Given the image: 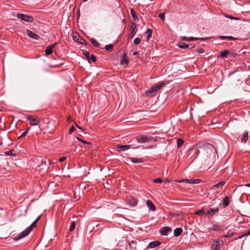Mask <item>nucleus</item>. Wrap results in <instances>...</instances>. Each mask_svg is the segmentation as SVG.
Masks as SVG:
<instances>
[{"instance_id": "f257e3e1", "label": "nucleus", "mask_w": 250, "mask_h": 250, "mask_svg": "<svg viewBox=\"0 0 250 250\" xmlns=\"http://www.w3.org/2000/svg\"><path fill=\"white\" fill-rule=\"evenodd\" d=\"M41 218V215L39 216L32 223V224L26 229L22 231L20 234L13 238L14 241H18L20 239L26 236L31 231L33 228L36 227V224L39 221Z\"/></svg>"}, {"instance_id": "f03ea898", "label": "nucleus", "mask_w": 250, "mask_h": 250, "mask_svg": "<svg viewBox=\"0 0 250 250\" xmlns=\"http://www.w3.org/2000/svg\"><path fill=\"white\" fill-rule=\"evenodd\" d=\"M165 85V83L164 82L156 84L146 91V95L147 97H152L155 95L156 92Z\"/></svg>"}, {"instance_id": "7ed1b4c3", "label": "nucleus", "mask_w": 250, "mask_h": 250, "mask_svg": "<svg viewBox=\"0 0 250 250\" xmlns=\"http://www.w3.org/2000/svg\"><path fill=\"white\" fill-rule=\"evenodd\" d=\"M72 37L74 41L78 42L81 44L86 45V41L81 37L77 33H73Z\"/></svg>"}, {"instance_id": "20e7f679", "label": "nucleus", "mask_w": 250, "mask_h": 250, "mask_svg": "<svg viewBox=\"0 0 250 250\" xmlns=\"http://www.w3.org/2000/svg\"><path fill=\"white\" fill-rule=\"evenodd\" d=\"M17 17L22 21L29 22H32L33 21V18L32 17L23 14L18 13Z\"/></svg>"}, {"instance_id": "39448f33", "label": "nucleus", "mask_w": 250, "mask_h": 250, "mask_svg": "<svg viewBox=\"0 0 250 250\" xmlns=\"http://www.w3.org/2000/svg\"><path fill=\"white\" fill-rule=\"evenodd\" d=\"M118 246L121 250H128V242L126 239L120 240L118 243Z\"/></svg>"}, {"instance_id": "423d86ee", "label": "nucleus", "mask_w": 250, "mask_h": 250, "mask_svg": "<svg viewBox=\"0 0 250 250\" xmlns=\"http://www.w3.org/2000/svg\"><path fill=\"white\" fill-rule=\"evenodd\" d=\"M27 120L30 122V125H36L40 123V120L32 115H29L27 117Z\"/></svg>"}, {"instance_id": "0eeeda50", "label": "nucleus", "mask_w": 250, "mask_h": 250, "mask_svg": "<svg viewBox=\"0 0 250 250\" xmlns=\"http://www.w3.org/2000/svg\"><path fill=\"white\" fill-rule=\"evenodd\" d=\"M223 241L222 240L218 239L216 241H214L211 245V248L213 250H219L220 246L223 245Z\"/></svg>"}, {"instance_id": "6e6552de", "label": "nucleus", "mask_w": 250, "mask_h": 250, "mask_svg": "<svg viewBox=\"0 0 250 250\" xmlns=\"http://www.w3.org/2000/svg\"><path fill=\"white\" fill-rule=\"evenodd\" d=\"M137 142L140 143H147L150 141L151 137L147 135L142 136L137 138Z\"/></svg>"}, {"instance_id": "1a4fd4ad", "label": "nucleus", "mask_w": 250, "mask_h": 250, "mask_svg": "<svg viewBox=\"0 0 250 250\" xmlns=\"http://www.w3.org/2000/svg\"><path fill=\"white\" fill-rule=\"evenodd\" d=\"M137 203H138L137 200L136 198H135L132 196L128 197V198L127 200V203L129 205H130V206H132V207H134V206H136L137 204Z\"/></svg>"}, {"instance_id": "9d476101", "label": "nucleus", "mask_w": 250, "mask_h": 250, "mask_svg": "<svg viewBox=\"0 0 250 250\" xmlns=\"http://www.w3.org/2000/svg\"><path fill=\"white\" fill-rule=\"evenodd\" d=\"M26 32L27 35L31 38H32L36 40H38L40 38V36L32 32L29 29H27L26 30Z\"/></svg>"}, {"instance_id": "9b49d317", "label": "nucleus", "mask_w": 250, "mask_h": 250, "mask_svg": "<svg viewBox=\"0 0 250 250\" xmlns=\"http://www.w3.org/2000/svg\"><path fill=\"white\" fill-rule=\"evenodd\" d=\"M56 45H57V43H55L51 45L47 46L45 51V54L46 55H51L53 52V48L56 46Z\"/></svg>"}, {"instance_id": "f8f14e48", "label": "nucleus", "mask_w": 250, "mask_h": 250, "mask_svg": "<svg viewBox=\"0 0 250 250\" xmlns=\"http://www.w3.org/2000/svg\"><path fill=\"white\" fill-rule=\"evenodd\" d=\"M181 38L183 41H197L199 40L205 41L206 40L205 38H195V37H187L185 36L182 37Z\"/></svg>"}, {"instance_id": "ddd939ff", "label": "nucleus", "mask_w": 250, "mask_h": 250, "mask_svg": "<svg viewBox=\"0 0 250 250\" xmlns=\"http://www.w3.org/2000/svg\"><path fill=\"white\" fill-rule=\"evenodd\" d=\"M161 244V242L158 241H155L150 242L148 245L147 246V248L148 249H152L155 248L157 247H158Z\"/></svg>"}, {"instance_id": "4468645a", "label": "nucleus", "mask_w": 250, "mask_h": 250, "mask_svg": "<svg viewBox=\"0 0 250 250\" xmlns=\"http://www.w3.org/2000/svg\"><path fill=\"white\" fill-rule=\"evenodd\" d=\"M219 212V208H210L209 209L208 212H207L206 216L208 215H210L211 216H212L214 214L218 213Z\"/></svg>"}, {"instance_id": "2eb2a0df", "label": "nucleus", "mask_w": 250, "mask_h": 250, "mask_svg": "<svg viewBox=\"0 0 250 250\" xmlns=\"http://www.w3.org/2000/svg\"><path fill=\"white\" fill-rule=\"evenodd\" d=\"M171 229L168 227H162L160 230V233L162 235H166L168 231H171Z\"/></svg>"}, {"instance_id": "dca6fc26", "label": "nucleus", "mask_w": 250, "mask_h": 250, "mask_svg": "<svg viewBox=\"0 0 250 250\" xmlns=\"http://www.w3.org/2000/svg\"><path fill=\"white\" fill-rule=\"evenodd\" d=\"M146 205L149 209L153 211H154L156 209L154 204L150 200L146 201Z\"/></svg>"}, {"instance_id": "f3484780", "label": "nucleus", "mask_w": 250, "mask_h": 250, "mask_svg": "<svg viewBox=\"0 0 250 250\" xmlns=\"http://www.w3.org/2000/svg\"><path fill=\"white\" fill-rule=\"evenodd\" d=\"M249 133L248 131L245 132L241 136V141L242 143H246L249 138Z\"/></svg>"}, {"instance_id": "a211bd4d", "label": "nucleus", "mask_w": 250, "mask_h": 250, "mask_svg": "<svg viewBox=\"0 0 250 250\" xmlns=\"http://www.w3.org/2000/svg\"><path fill=\"white\" fill-rule=\"evenodd\" d=\"M137 29H136V27H134L132 30L131 33L128 35L127 38L128 40L132 39L136 34Z\"/></svg>"}, {"instance_id": "6ab92c4d", "label": "nucleus", "mask_w": 250, "mask_h": 250, "mask_svg": "<svg viewBox=\"0 0 250 250\" xmlns=\"http://www.w3.org/2000/svg\"><path fill=\"white\" fill-rule=\"evenodd\" d=\"M132 146V145L130 144L129 145H117V147L118 148L122 149L123 150H127L130 148V146Z\"/></svg>"}, {"instance_id": "aec40b11", "label": "nucleus", "mask_w": 250, "mask_h": 250, "mask_svg": "<svg viewBox=\"0 0 250 250\" xmlns=\"http://www.w3.org/2000/svg\"><path fill=\"white\" fill-rule=\"evenodd\" d=\"M130 14H131V15L132 16L133 20L135 21H138L139 19L136 14L135 10L133 8H131V9H130Z\"/></svg>"}, {"instance_id": "412c9836", "label": "nucleus", "mask_w": 250, "mask_h": 250, "mask_svg": "<svg viewBox=\"0 0 250 250\" xmlns=\"http://www.w3.org/2000/svg\"><path fill=\"white\" fill-rule=\"evenodd\" d=\"M183 232V229L181 228H177L174 230V235L175 236H179Z\"/></svg>"}, {"instance_id": "4be33fe9", "label": "nucleus", "mask_w": 250, "mask_h": 250, "mask_svg": "<svg viewBox=\"0 0 250 250\" xmlns=\"http://www.w3.org/2000/svg\"><path fill=\"white\" fill-rule=\"evenodd\" d=\"M137 246V242L135 241H132L131 242H128V249H136Z\"/></svg>"}, {"instance_id": "5701e85b", "label": "nucleus", "mask_w": 250, "mask_h": 250, "mask_svg": "<svg viewBox=\"0 0 250 250\" xmlns=\"http://www.w3.org/2000/svg\"><path fill=\"white\" fill-rule=\"evenodd\" d=\"M218 38L222 40L225 39H229L230 40H236L237 39L236 38L233 37L232 36H220L218 37Z\"/></svg>"}, {"instance_id": "b1692460", "label": "nucleus", "mask_w": 250, "mask_h": 250, "mask_svg": "<svg viewBox=\"0 0 250 250\" xmlns=\"http://www.w3.org/2000/svg\"><path fill=\"white\" fill-rule=\"evenodd\" d=\"M225 184V182H224V181L220 182L217 183V184L214 185L212 187V188L213 189H215L216 188H222L223 186H224Z\"/></svg>"}, {"instance_id": "393cba45", "label": "nucleus", "mask_w": 250, "mask_h": 250, "mask_svg": "<svg viewBox=\"0 0 250 250\" xmlns=\"http://www.w3.org/2000/svg\"><path fill=\"white\" fill-rule=\"evenodd\" d=\"M146 33L147 34L146 39L148 41L152 36V31L151 29L148 28L147 29Z\"/></svg>"}, {"instance_id": "a878e982", "label": "nucleus", "mask_w": 250, "mask_h": 250, "mask_svg": "<svg viewBox=\"0 0 250 250\" xmlns=\"http://www.w3.org/2000/svg\"><path fill=\"white\" fill-rule=\"evenodd\" d=\"M121 64H128V61L127 60L126 58V56L125 53L124 54V56L122 58V59L121 60Z\"/></svg>"}, {"instance_id": "bb28decb", "label": "nucleus", "mask_w": 250, "mask_h": 250, "mask_svg": "<svg viewBox=\"0 0 250 250\" xmlns=\"http://www.w3.org/2000/svg\"><path fill=\"white\" fill-rule=\"evenodd\" d=\"M223 204L224 207L228 206L229 204V199L228 196H226L223 199Z\"/></svg>"}, {"instance_id": "cd10ccee", "label": "nucleus", "mask_w": 250, "mask_h": 250, "mask_svg": "<svg viewBox=\"0 0 250 250\" xmlns=\"http://www.w3.org/2000/svg\"><path fill=\"white\" fill-rule=\"evenodd\" d=\"M177 46L182 49H187L188 48V44H186L184 42H179L177 44Z\"/></svg>"}, {"instance_id": "c85d7f7f", "label": "nucleus", "mask_w": 250, "mask_h": 250, "mask_svg": "<svg viewBox=\"0 0 250 250\" xmlns=\"http://www.w3.org/2000/svg\"><path fill=\"white\" fill-rule=\"evenodd\" d=\"M220 229V227L219 225L217 224H213L212 227L211 229H209V231L212 230H219Z\"/></svg>"}, {"instance_id": "c756f323", "label": "nucleus", "mask_w": 250, "mask_h": 250, "mask_svg": "<svg viewBox=\"0 0 250 250\" xmlns=\"http://www.w3.org/2000/svg\"><path fill=\"white\" fill-rule=\"evenodd\" d=\"M176 182L178 183L186 182V183H189V184H192L193 180L185 179H183L182 180H177V181H176Z\"/></svg>"}, {"instance_id": "7c9ffc66", "label": "nucleus", "mask_w": 250, "mask_h": 250, "mask_svg": "<svg viewBox=\"0 0 250 250\" xmlns=\"http://www.w3.org/2000/svg\"><path fill=\"white\" fill-rule=\"evenodd\" d=\"M177 147L180 148V147H181L183 146V145L184 144V141L182 139L178 138L177 140Z\"/></svg>"}, {"instance_id": "2f4dec72", "label": "nucleus", "mask_w": 250, "mask_h": 250, "mask_svg": "<svg viewBox=\"0 0 250 250\" xmlns=\"http://www.w3.org/2000/svg\"><path fill=\"white\" fill-rule=\"evenodd\" d=\"M229 51L227 50H225L221 52L220 56L223 58H226L227 57V55L229 54Z\"/></svg>"}, {"instance_id": "473e14b6", "label": "nucleus", "mask_w": 250, "mask_h": 250, "mask_svg": "<svg viewBox=\"0 0 250 250\" xmlns=\"http://www.w3.org/2000/svg\"><path fill=\"white\" fill-rule=\"evenodd\" d=\"M113 48V45L111 44L106 45L105 46V48L106 50L108 51L109 52H112Z\"/></svg>"}, {"instance_id": "72a5a7b5", "label": "nucleus", "mask_w": 250, "mask_h": 250, "mask_svg": "<svg viewBox=\"0 0 250 250\" xmlns=\"http://www.w3.org/2000/svg\"><path fill=\"white\" fill-rule=\"evenodd\" d=\"M131 161L133 163H140L142 162V161L141 159L136 158H131Z\"/></svg>"}, {"instance_id": "f704fd0d", "label": "nucleus", "mask_w": 250, "mask_h": 250, "mask_svg": "<svg viewBox=\"0 0 250 250\" xmlns=\"http://www.w3.org/2000/svg\"><path fill=\"white\" fill-rule=\"evenodd\" d=\"M91 43H92V45H93V46H96V47H98V46H99V44H99V43L97 42V41H96L95 39H93V38H92V39H91Z\"/></svg>"}, {"instance_id": "c9c22d12", "label": "nucleus", "mask_w": 250, "mask_h": 250, "mask_svg": "<svg viewBox=\"0 0 250 250\" xmlns=\"http://www.w3.org/2000/svg\"><path fill=\"white\" fill-rule=\"evenodd\" d=\"M205 213V210L203 209L197 210L196 212H195V213H194L195 214L197 215H203Z\"/></svg>"}, {"instance_id": "e433bc0d", "label": "nucleus", "mask_w": 250, "mask_h": 250, "mask_svg": "<svg viewBox=\"0 0 250 250\" xmlns=\"http://www.w3.org/2000/svg\"><path fill=\"white\" fill-rule=\"evenodd\" d=\"M75 226L76 224L75 221H72L71 223V225L69 228V231L71 232L73 231L74 229Z\"/></svg>"}, {"instance_id": "4c0bfd02", "label": "nucleus", "mask_w": 250, "mask_h": 250, "mask_svg": "<svg viewBox=\"0 0 250 250\" xmlns=\"http://www.w3.org/2000/svg\"><path fill=\"white\" fill-rule=\"evenodd\" d=\"M13 149H10L8 151L5 152V155L7 156H15V154L13 153Z\"/></svg>"}, {"instance_id": "58836bf2", "label": "nucleus", "mask_w": 250, "mask_h": 250, "mask_svg": "<svg viewBox=\"0 0 250 250\" xmlns=\"http://www.w3.org/2000/svg\"><path fill=\"white\" fill-rule=\"evenodd\" d=\"M77 139L79 141H81L82 143H83V144H88V145H90L92 143L91 142H86L83 140H82V139H81L80 137H77Z\"/></svg>"}, {"instance_id": "ea45409f", "label": "nucleus", "mask_w": 250, "mask_h": 250, "mask_svg": "<svg viewBox=\"0 0 250 250\" xmlns=\"http://www.w3.org/2000/svg\"><path fill=\"white\" fill-rule=\"evenodd\" d=\"M140 42H141V40L139 38H137L135 39L134 40V43L135 45H138L140 43Z\"/></svg>"}, {"instance_id": "a19ab883", "label": "nucleus", "mask_w": 250, "mask_h": 250, "mask_svg": "<svg viewBox=\"0 0 250 250\" xmlns=\"http://www.w3.org/2000/svg\"><path fill=\"white\" fill-rule=\"evenodd\" d=\"M159 17L160 18V19L161 20H162L163 21H164L165 20V13H160L159 15Z\"/></svg>"}, {"instance_id": "79ce46f5", "label": "nucleus", "mask_w": 250, "mask_h": 250, "mask_svg": "<svg viewBox=\"0 0 250 250\" xmlns=\"http://www.w3.org/2000/svg\"><path fill=\"white\" fill-rule=\"evenodd\" d=\"M83 55L86 57L88 60L90 59V53L89 52H84L83 53Z\"/></svg>"}, {"instance_id": "37998d69", "label": "nucleus", "mask_w": 250, "mask_h": 250, "mask_svg": "<svg viewBox=\"0 0 250 250\" xmlns=\"http://www.w3.org/2000/svg\"><path fill=\"white\" fill-rule=\"evenodd\" d=\"M153 182L155 183H161L162 182V180L161 178L155 179Z\"/></svg>"}, {"instance_id": "c03bdc74", "label": "nucleus", "mask_w": 250, "mask_h": 250, "mask_svg": "<svg viewBox=\"0 0 250 250\" xmlns=\"http://www.w3.org/2000/svg\"><path fill=\"white\" fill-rule=\"evenodd\" d=\"M233 235V233H228L226 235H224L223 236V237H226V238H227V237H231Z\"/></svg>"}, {"instance_id": "a18cd8bd", "label": "nucleus", "mask_w": 250, "mask_h": 250, "mask_svg": "<svg viewBox=\"0 0 250 250\" xmlns=\"http://www.w3.org/2000/svg\"><path fill=\"white\" fill-rule=\"evenodd\" d=\"M250 235V231L249 230L248 231H247L246 233H245L243 235H242L241 236H240L239 237V238H242L244 236H249Z\"/></svg>"}, {"instance_id": "49530a36", "label": "nucleus", "mask_w": 250, "mask_h": 250, "mask_svg": "<svg viewBox=\"0 0 250 250\" xmlns=\"http://www.w3.org/2000/svg\"><path fill=\"white\" fill-rule=\"evenodd\" d=\"M90 59L92 62H95L96 61V58L94 55H92L90 57Z\"/></svg>"}, {"instance_id": "de8ad7c7", "label": "nucleus", "mask_w": 250, "mask_h": 250, "mask_svg": "<svg viewBox=\"0 0 250 250\" xmlns=\"http://www.w3.org/2000/svg\"><path fill=\"white\" fill-rule=\"evenodd\" d=\"M27 134V131L23 132L19 137V138H21L25 137Z\"/></svg>"}, {"instance_id": "09e8293b", "label": "nucleus", "mask_w": 250, "mask_h": 250, "mask_svg": "<svg viewBox=\"0 0 250 250\" xmlns=\"http://www.w3.org/2000/svg\"><path fill=\"white\" fill-rule=\"evenodd\" d=\"M75 128L74 126L73 125H72L69 129V133L71 134L73 132H74L75 131Z\"/></svg>"}, {"instance_id": "8fccbe9b", "label": "nucleus", "mask_w": 250, "mask_h": 250, "mask_svg": "<svg viewBox=\"0 0 250 250\" xmlns=\"http://www.w3.org/2000/svg\"><path fill=\"white\" fill-rule=\"evenodd\" d=\"M200 182V179L193 180L192 184H198Z\"/></svg>"}, {"instance_id": "3c124183", "label": "nucleus", "mask_w": 250, "mask_h": 250, "mask_svg": "<svg viewBox=\"0 0 250 250\" xmlns=\"http://www.w3.org/2000/svg\"><path fill=\"white\" fill-rule=\"evenodd\" d=\"M197 51L199 53H203L204 52V50L203 48H200Z\"/></svg>"}, {"instance_id": "603ef678", "label": "nucleus", "mask_w": 250, "mask_h": 250, "mask_svg": "<svg viewBox=\"0 0 250 250\" xmlns=\"http://www.w3.org/2000/svg\"><path fill=\"white\" fill-rule=\"evenodd\" d=\"M188 48H190V49L192 48L195 47V45L193 44H188Z\"/></svg>"}, {"instance_id": "864d4df0", "label": "nucleus", "mask_w": 250, "mask_h": 250, "mask_svg": "<svg viewBox=\"0 0 250 250\" xmlns=\"http://www.w3.org/2000/svg\"><path fill=\"white\" fill-rule=\"evenodd\" d=\"M66 159V157H65V156L62 157L59 159V161L61 162H62L64 161Z\"/></svg>"}, {"instance_id": "5fc2aeb1", "label": "nucleus", "mask_w": 250, "mask_h": 250, "mask_svg": "<svg viewBox=\"0 0 250 250\" xmlns=\"http://www.w3.org/2000/svg\"><path fill=\"white\" fill-rule=\"evenodd\" d=\"M134 27H136V24L135 22H132L131 23V29L132 30Z\"/></svg>"}, {"instance_id": "6e6d98bb", "label": "nucleus", "mask_w": 250, "mask_h": 250, "mask_svg": "<svg viewBox=\"0 0 250 250\" xmlns=\"http://www.w3.org/2000/svg\"><path fill=\"white\" fill-rule=\"evenodd\" d=\"M225 17L228 18H229L230 19H231V20H233V17H232L231 16L228 15H225Z\"/></svg>"}, {"instance_id": "4d7b16f0", "label": "nucleus", "mask_w": 250, "mask_h": 250, "mask_svg": "<svg viewBox=\"0 0 250 250\" xmlns=\"http://www.w3.org/2000/svg\"><path fill=\"white\" fill-rule=\"evenodd\" d=\"M76 125V126L80 129L81 130H83V129L80 126H79L77 124H75Z\"/></svg>"}, {"instance_id": "13d9d810", "label": "nucleus", "mask_w": 250, "mask_h": 250, "mask_svg": "<svg viewBox=\"0 0 250 250\" xmlns=\"http://www.w3.org/2000/svg\"><path fill=\"white\" fill-rule=\"evenodd\" d=\"M122 22L124 23V24H125L126 23V20L125 19H124L122 20Z\"/></svg>"}, {"instance_id": "bf43d9fd", "label": "nucleus", "mask_w": 250, "mask_h": 250, "mask_svg": "<svg viewBox=\"0 0 250 250\" xmlns=\"http://www.w3.org/2000/svg\"><path fill=\"white\" fill-rule=\"evenodd\" d=\"M139 54V53H138V52H137V51H136V52H134L133 53V55H137V54Z\"/></svg>"}, {"instance_id": "052dcab7", "label": "nucleus", "mask_w": 250, "mask_h": 250, "mask_svg": "<svg viewBox=\"0 0 250 250\" xmlns=\"http://www.w3.org/2000/svg\"><path fill=\"white\" fill-rule=\"evenodd\" d=\"M233 20H239V19L237 17H233Z\"/></svg>"}, {"instance_id": "680f3d73", "label": "nucleus", "mask_w": 250, "mask_h": 250, "mask_svg": "<svg viewBox=\"0 0 250 250\" xmlns=\"http://www.w3.org/2000/svg\"><path fill=\"white\" fill-rule=\"evenodd\" d=\"M30 129V127H28L27 128L25 131H27V133L29 131V130Z\"/></svg>"}, {"instance_id": "e2e57ef3", "label": "nucleus", "mask_w": 250, "mask_h": 250, "mask_svg": "<svg viewBox=\"0 0 250 250\" xmlns=\"http://www.w3.org/2000/svg\"><path fill=\"white\" fill-rule=\"evenodd\" d=\"M246 187H250V184H247L246 185Z\"/></svg>"}, {"instance_id": "0e129e2a", "label": "nucleus", "mask_w": 250, "mask_h": 250, "mask_svg": "<svg viewBox=\"0 0 250 250\" xmlns=\"http://www.w3.org/2000/svg\"><path fill=\"white\" fill-rule=\"evenodd\" d=\"M166 182H167V183H169V180H168V179H167L166 180Z\"/></svg>"}, {"instance_id": "69168bd1", "label": "nucleus", "mask_w": 250, "mask_h": 250, "mask_svg": "<svg viewBox=\"0 0 250 250\" xmlns=\"http://www.w3.org/2000/svg\"><path fill=\"white\" fill-rule=\"evenodd\" d=\"M41 161H42V163H44V164H45V163H46V162H43V161H42V160Z\"/></svg>"}, {"instance_id": "338daca9", "label": "nucleus", "mask_w": 250, "mask_h": 250, "mask_svg": "<svg viewBox=\"0 0 250 250\" xmlns=\"http://www.w3.org/2000/svg\"><path fill=\"white\" fill-rule=\"evenodd\" d=\"M196 151H198L199 152V150L198 149H196Z\"/></svg>"}, {"instance_id": "774afa93", "label": "nucleus", "mask_w": 250, "mask_h": 250, "mask_svg": "<svg viewBox=\"0 0 250 250\" xmlns=\"http://www.w3.org/2000/svg\"><path fill=\"white\" fill-rule=\"evenodd\" d=\"M87 0H83V1H87Z\"/></svg>"}]
</instances>
